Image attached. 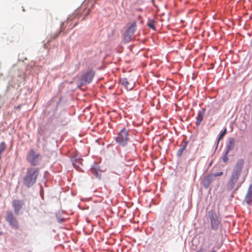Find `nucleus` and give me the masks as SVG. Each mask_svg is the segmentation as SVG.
Segmentation results:
<instances>
[{"label": "nucleus", "instance_id": "obj_1", "mask_svg": "<svg viewBox=\"0 0 252 252\" xmlns=\"http://www.w3.org/2000/svg\"><path fill=\"white\" fill-rule=\"evenodd\" d=\"M244 163V159L241 158L237 160L227 184V189L228 190H232L235 187H236L235 189L237 190L240 187L241 185L237 184V182L242 172Z\"/></svg>", "mask_w": 252, "mask_h": 252}, {"label": "nucleus", "instance_id": "obj_2", "mask_svg": "<svg viewBox=\"0 0 252 252\" xmlns=\"http://www.w3.org/2000/svg\"><path fill=\"white\" fill-rule=\"evenodd\" d=\"M39 173V170L38 168H28L23 180L24 185L28 188L33 186L36 181Z\"/></svg>", "mask_w": 252, "mask_h": 252}, {"label": "nucleus", "instance_id": "obj_3", "mask_svg": "<svg viewBox=\"0 0 252 252\" xmlns=\"http://www.w3.org/2000/svg\"><path fill=\"white\" fill-rule=\"evenodd\" d=\"M208 217L210 220L211 229L214 231L218 230L221 225V219L219 213L210 210L208 212Z\"/></svg>", "mask_w": 252, "mask_h": 252}, {"label": "nucleus", "instance_id": "obj_4", "mask_svg": "<svg viewBox=\"0 0 252 252\" xmlns=\"http://www.w3.org/2000/svg\"><path fill=\"white\" fill-rule=\"evenodd\" d=\"M116 140L117 143L121 146L126 145L129 140L128 131L125 128L122 129L118 134Z\"/></svg>", "mask_w": 252, "mask_h": 252}, {"label": "nucleus", "instance_id": "obj_5", "mask_svg": "<svg viewBox=\"0 0 252 252\" xmlns=\"http://www.w3.org/2000/svg\"><path fill=\"white\" fill-rule=\"evenodd\" d=\"M41 158V155L36 154L33 149H31L27 156V161L33 166L38 164Z\"/></svg>", "mask_w": 252, "mask_h": 252}, {"label": "nucleus", "instance_id": "obj_6", "mask_svg": "<svg viewBox=\"0 0 252 252\" xmlns=\"http://www.w3.org/2000/svg\"><path fill=\"white\" fill-rule=\"evenodd\" d=\"M5 219L12 227L15 229L19 228L18 221L11 211H6Z\"/></svg>", "mask_w": 252, "mask_h": 252}, {"label": "nucleus", "instance_id": "obj_7", "mask_svg": "<svg viewBox=\"0 0 252 252\" xmlns=\"http://www.w3.org/2000/svg\"><path fill=\"white\" fill-rule=\"evenodd\" d=\"M12 206L14 208V213L16 215H18L20 211L23 208L24 202L23 200L15 199L12 201Z\"/></svg>", "mask_w": 252, "mask_h": 252}, {"label": "nucleus", "instance_id": "obj_8", "mask_svg": "<svg viewBox=\"0 0 252 252\" xmlns=\"http://www.w3.org/2000/svg\"><path fill=\"white\" fill-rule=\"evenodd\" d=\"M71 160L73 165L76 169L79 167L80 164H82V159L81 158L80 155L78 153H75L72 155L71 157Z\"/></svg>", "mask_w": 252, "mask_h": 252}, {"label": "nucleus", "instance_id": "obj_9", "mask_svg": "<svg viewBox=\"0 0 252 252\" xmlns=\"http://www.w3.org/2000/svg\"><path fill=\"white\" fill-rule=\"evenodd\" d=\"M120 82L127 90H131L134 86L133 83L132 82H130L128 79L126 78L121 79Z\"/></svg>", "mask_w": 252, "mask_h": 252}, {"label": "nucleus", "instance_id": "obj_10", "mask_svg": "<svg viewBox=\"0 0 252 252\" xmlns=\"http://www.w3.org/2000/svg\"><path fill=\"white\" fill-rule=\"evenodd\" d=\"M214 180V178L213 174H211L206 176L202 181L204 187L206 188H208Z\"/></svg>", "mask_w": 252, "mask_h": 252}, {"label": "nucleus", "instance_id": "obj_11", "mask_svg": "<svg viewBox=\"0 0 252 252\" xmlns=\"http://www.w3.org/2000/svg\"><path fill=\"white\" fill-rule=\"evenodd\" d=\"M246 202L251 204L252 203V185H250L245 197Z\"/></svg>", "mask_w": 252, "mask_h": 252}, {"label": "nucleus", "instance_id": "obj_12", "mask_svg": "<svg viewBox=\"0 0 252 252\" xmlns=\"http://www.w3.org/2000/svg\"><path fill=\"white\" fill-rule=\"evenodd\" d=\"M205 112V110L204 108L201 109V110L198 112L196 121V125L197 126H199L201 124L204 116Z\"/></svg>", "mask_w": 252, "mask_h": 252}, {"label": "nucleus", "instance_id": "obj_13", "mask_svg": "<svg viewBox=\"0 0 252 252\" xmlns=\"http://www.w3.org/2000/svg\"><path fill=\"white\" fill-rule=\"evenodd\" d=\"M136 21H133L130 25L129 26L126 32H128L129 34L133 35L136 29Z\"/></svg>", "mask_w": 252, "mask_h": 252}, {"label": "nucleus", "instance_id": "obj_14", "mask_svg": "<svg viewBox=\"0 0 252 252\" xmlns=\"http://www.w3.org/2000/svg\"><path fill=\"white\" fill-rule=\"evenodd\" d=\"M94 73L93 71H89L86 73L84 76V81L86 83H90L92 81L94 76Z\"/></svg>", "mask_w": 252, "mask_h": 252}, {"label": "nucleus", "instance_id": "obj_15", "mask_svg": "<svg viewBox=\"0 0 252 252\" xmlns=\"http://www.w3.org/2000/svg\"><path fill=\"white\" fill-rule=\"evenodd\" d=\"M235 146V139L234 138H229L228 143L226 146V152L229 153L232 151Z\"/></svg>", "mask_w": 252, "mask_h": 252}, {"label": "nucleus", "instance_id": "obj_16", "mask_svg": "<svg viewBox=\"0 0 252 252\" xmlns=\"http://www.w3.org/2000/svg\"><path fill=\"white\" fill-rule=\"evenodd\" d=\"M91 172L97 177L100 178L101 176V171L97 170L95 168H92L91 169Z\"/></svg>", "mask_w": 252, "mask_h": 252}, {"label": "nucleus", "instance_id": "obj_17", "mask_svg": "<svg viewBox=\"0 0 252 252\" xmlns=\"http://www.w3.org/2000/svg\"><path fill=\"white\" fill-rule=\"evenodd\" d=\"M132 36V34H129L128 32H126L124 37L125 42H128L130 41Z\"/></svg>", "mask_w": 252, "mask_h": 252}, {"label": "nucleus", "instance_id": "obj_18", "mask_svg": "<svg viewBox=\"0 0 252 252\" xmlns=\"http://www.w3.org/2000/svg\"><path fill=\"white\" fill-rule=\"evenodd\" d=\"M229 153L225 151L224 154L222 156V159L225 162H227L228 160V158L227 157V155Z\"/></svg>", "mask_w": 252, "mask_h": 252}, {"label": "nucleus", "instance_id": "obj_19", "mask_svg": "<svg viewBox=\"0 0 252 252\" xmlns=\"http://www.w3.org/2000/svg\"><path fill=\"white\" fill-rule=\"evenodd\" d=\"M227 129L226 128H224L223 131L220 133V135L219 138H218V141H219L220 139H221L223 136L225 135L226 133Z\"/></svg>", "mask_w": 252, "mask_h": 252}, {"label": "nucleus", "instance_id": "obj_20", "mask_svg": "<svg viewBox=\"0 0 252 252\" xmlns=\"http://www.w3.org/2000/svg\"><path fill=\"white\" fill-rule=\"evenodd\" d=\"M186 147V145H184L182 148H180L178 151V152H177V155L179 156H180L182 154V153L183 152V151L185 149Z\"/></svg>", "mask_w": 252, "mask_h": 252}, {"label": "nucleus", "instance_id": "obj_21", "mask_svg": "<svg viewBox=\"0 0 252 252\" xmlns=\"http://www.w3.org/2000/svg\"><path fill=\"white\" fill-rule=\"evenodd\" d=\"M38 133L40 135H43L44 133V128L43 127H40L38 129Z\"/></svg>", "mask_w": 252, "mask_h": 252}, {"label": "nucleus", "instance_id": "obj_22", "mask_svg": "<svg viewBox=\"0 0 252 252\" xmlns=\"http://www.w3.org/2000/svg\"><path fill=\"white\" fill-rule=\"evenodd\" d=\"M148 26L150 28L154 29L155 27H154V21H151L150 22H149L148 24Z\"/></svg>", "mask_w": 252, "mask_h": 252}, {"label": "nucleus", "instance_id": "obj_23", "mask_svg": "<svg viewBox=\"0 0 252 252\" xmlns=\"http://www.w3.org/2000/svg\"><path fill=\"white\" fill-rule=\"evenodd\" d=\"M213 175H214V178L215 177L220 176H221L223 174L222 172H219L215 173V174H212Z\"/></svg>", "mask_w": 252, "mask_h": 252}, {"label": "nucleus", "instance_id": "obj_24", "mask_svg": "<svg viewBox=\"0 0 252 252\" xmlns=\"http://www.w3.org/2000/svg\"><path fill=\"white\" fill-rule=\"evenodd\" d=\"M172 204V210H173L174 209V207L176 205V203L175 202H173L172 203H171Z\"/></svg>", "mask_w": 252, "mask_h": 252}, {"label": "nucleus", "instance_id": "obj_25", "mask_svg": "<svg viewBox=\"0 0 252 252\" xmlns=\"http://www.w3.org/2000/svg\"><path fill=\"white\" fill-rule=\"evenodd\" d=\"M60 32L56 35V36H54V38H56L57 36H58Z\"/></svg>", "mask_w": 252, "mask_h": 252}, {"label": "nucleus", "instance_id": "obj_26", "mask_svg": "<svg viewBox=\"0 0 252 252\" xmlns=\"http://www.w3.org/2000/svg\"><path fill=\"white\" fill-rule=\"evenodd\" d=\"M212 252H215V251H213Z\"/></svg>", "mask_w": 252, "mask_h": 252}, {"label": "nucleus", "instance_id": "obj_27", "mask_svg": "<svg viewBox=\"0 0 252 252\" xmlns=\"http://www.w3.org/2000/svg\"><path fill=\"white\" fill-rule=\"evenodd\" d=\"M201 252L197 251V252Z\"/></svg>", "mask_w": 252, "mask_h": 252}]
</instances>
